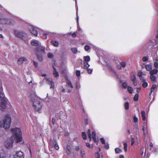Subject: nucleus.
<instances>
[{
    "instance_id": "c9c22d12",
    "label": "nucleus",
    "mask_w": 158,
    "mask_h": 158,
    "mask_svg": "<svg viewBox=\"0 0 158 158\" xmlns=\"http://www.w3.org/2000/svg\"><path fill=\"white\" fill-rule=\"evenodd\" d=\"M82 136L83 138L85 140L87 138V136L86 133L84 132H83L82 133Z\"/></svg>"
},
{
    "instance_id": "a211bd4d",
    "label": "nucleus",
    "mask_w": 158,
    "mask_h": 158,
    "mask_svg": "<svg viewBox=\"0 0 158 158\" xmlns=\"http://www.w3.org/2000/svg\"><path fill=\"white\" fill-rule=\"evenodd\" d=\"M155 41L156 43V44L153 46V47L154 48H156L158 46V27L157 31V34L155 40Z\"/></svg>"
},
{
    "instance_id": "052dcab7",
    "label": "nucleus",
    "mask_w": 158,
    "mask_h": 158,
    "mask_svg": "<svg viewBox=\"0 0 158 158\" xmlns=\"http://www.w3.org/2000/svg\"><path fill=\"white\" fill-rule=\"evenodd\" d=\"M81 153L82 156H83L85 155L84 151L82 149L81 150Z\"/></svg>"
},
{
    "instance_id": "b1692460",
    "label": "nucleus",
    "mask_w": 158,
    "mask_h": 158,
    "mask_svg": "<svg viewBox=\"0 0 158 158\" xmlns=\"http://www.w3.org/2000/svg\"><path fill=\"white\" fill-rule=\"evenodd\" d=\"M158 72V70L156 69H154L151 70L150 72V74L151 75H153L156 74Z\"/></svg>"
},
{
    "instance_id": "de8ad7c7",
    "label": "nucleus",
    "mask_w": 158,
    "mask_h": 158,
    "mask_svg": "<svg viewBox=\"0 0 158 158\" xmlns=\"http://www.w3.org/2000/svg\"><path fill=\"white\" fill-rule=\"evenodd\" d=\"M133 120L134 122L137 123L138 122V119L136 115H134L133 117Z\"/></svg>"
},
{
    "instance_id": "f03ea898",
    "label": "nucleus",
    "mask_w": 158,
    "mask_h": 158,
    "mask_svg": "<svg viewBox=\"0 0 158 158\" xmlns=\"http://www.w3.org/2000/svg\"><path fill=\"white\" fill-rule=\"evenodd\" d=\"M31 44L34 46H39L36 50V52L38 60L41 61L43 59L42 55L45 54V48L40 45V43L38 40H32L31 41Z\"/></svg>"
},
{
    "instance_id": "4c0bfd02",
    "label": "nucleus",
    "mask_w": 158,
    "mask_h": 158,
    "mask_svg": "<svg viewBox=\"0 0 158 158\" xmlns=\"http://www.w3.org/2000/svg\"><path fill=\"white\" fill-rule=\"evenodd\" d=\"M152 58L154 60L156 61H158V58H157V56L156 53L154 54V56H153Z\"/></svg>"
},
{
    "instance_id": "338daca9",
    "label": "nucleus",
    "mask_w": 158,
    "mask_h": 158,
    "mask_svg": "<svg viewBox=\"0 0 158 158\" xmlns=\"http://www.w3.org/2000/svg\"><path fill=\"white\" fill-rule=\"evenodd\" d=\"M34 65L35 67H36L37 66V62L34 61H33Z\"/></svg>"
},
{
    "instance_id": "6ab92c4d",
    "label": "nucleus",
    "mask_w": 158,
    "mask_h": 158,
    "mask_svg": "<svg viewBox=\"0 0 158 158\" xmlns=\"http://www.w3.org/2000/svg\"><path fill=\"white\" fill-rule=\"evenodd\" d=\"M27 60V59L25 57H21L18 60V63L21 64L24 61H26Z\"/></svg>"
},
{
    "instance_id": "473e14b6",
    "label": "nucleus",
    "mask_w": 158,
    "mask_h": 158,
    "mask_svg": "<svg viewBox=\"0 0 158 158\" xmlns=\"http://www.w3.org/2000/svg\"><path fill=\"white\" fill-rule=\"evenodd\" d=\"M145 68L147 71H151V70L152 69V66L151 65L147 64L145 66Z\"/></svg>"
},
{
    "instance_id": "ddd939ff",
    "label": "nucleus",
    "mask_w": 158,
    "mask_h": 158,
    "mask_svg": "<svg viewBox=\"0 0 158 158\" xmlns=\"http://www.w3.org/2000/svg\"><path fill=\"white\" fill-rule=\"evenodd\" d=\"M0 97L1 99V102L6 103L7 99L5 97V95L3 93H0Z\"/></svg>"
},
{
    "instance_id": "f8f14e48",
    "label": "nucleus",
    "mask_w": 158,
    "mask_h": 158,
    "mask_svg": "<svg viewBox=\"0 0 158 158\" xmlns=\"http://www.w3.org/2000/svg\"><path fill=\"white\" fill-rule=\"evenodd\" d=\"M131 80L133 82V85L134 86H136L137 85V82L136 76L135 75L134 73H132L131 74Z\"/></svg>"
},
{
    "instance_id": "412c9836",
    "label": "nucleus",
    "mask_w": 158,
    "mask_h": 158,
    "mask_svg": "<svg viewBox=\"0 0 158 158\" xmlns=\"http://www.w3.org/2000/svg\"><path fill=\"white\" fill-rule=\"evenodd\" d=\"M6 103L1 102L0 105V109L2 110H4L6 108Z\"/></svg>"
},
{
    "instance_id": "c85d7f7f",
    "label": "nucleus",
    "mask_w": 158,
    "mask_h": 158,
    "mask_svg": "<svg viewBox=\"0 0 158 158\" xmlns=\"http://www.w3.org/2000/svg\"><path fill=\"white\" fill-rule=\"evenodd\" d=\"M87 134L88 136V137L89 138V140L91 141L92 139V138L91 134V130L90 129L88 130L87 132Z\"/></svg>"
},
{
    "instance_id": "e2e57ef3",
    "label": "nucleus",
    "mask_w": 158,
    "mask_h": 158,
    "mask_svg": "<svg viewBox=\"0 0 158 158\" xmlns=\"http://www.w3.org/2000/svg\"><path fill=\"white\" fill-rule=\"evenodd\" d=\"M96 158H100V154L98 152L96 153Z\"/></svg>"
},
{
    "instance_id": "2f4dec72",
    "label": "nucleus",
    "mask_w": 158,
    "mask_h": 158,
    "mask_svg": "<svg viewBox=\"0 0 158 158\" xmlns=\"http://www.w3.org/2000/svg\"><path fill=\"white\" fill-rule=\"evenodd\" d=\"M89 67H88L87 68H84L85 69H87V71L88 73L89 74H91L92 73L93 71V69L92 68H89Z\"/></svg>"
},
{
    "instance_id": "ea45409f",
    "label": "nucleus",
    "mask_w": 158,
    "mask_h": 158,
    "mask_svg": "<svg viewBox=\"0 0 158 158\" xmlns=\"http://www.w3.org/2000/svg\"><path fill=\"white\" fill-rule=\"evenodd\" d=\"M115 153L117 154L121 152V150L120 148H117L115 149Z\"/></svg>"
},
{
    "instance_id": "49530a36",
    "label": "nucleus",
    "mask_w": 158,
    "mask_h": 158,
    "mask_svg": "<svg viewBox=\"0 0 158 158\" xmlns=\"http://www.w3.org/2000/svg\"><path fill=\"white\" fill-rule=\"evenodd\" d=\"M76 76L77 77H79L80 76V74H81L80 71L79 70H77L76 72Z\"/></svg>"
},
{
    "instance_id": "6e6d98bb",
    "label": "nucleus",
    "mask_w": 158,
    "mask_h": 158,
    "mask_svg": "<svg viewBox=\"0 0 158 158\" xmlns=\"http://www.w3.org/2000/svg\"><path fill=\"white\" fill-rule=\"evenodd\" d=\"M77 32H74L72 34V36L73 37L75 38L77 37Z\"/></svg>"
},
{
    "instance_id": "680f3d73",
    "label": "nucleus",
    "mask_w": 158,
    "mask_h": 158,
    "mask_svg": "<svg viewBox=\"0 0 158 158\" xmlns=\"http://www.w3.org/2000/svg\"><path fill=\"white\" fill-rule=\"evenodd\" d=\"M134 128H137L138 127V124L137 123H136L133 125Z\"/></svg>"
},
{
    "instance_id": "72a5a7b5",
    "label": "nucleus",
    "mask_w": 158,
    "mask_h": 158,
    "mask_svg": "<svg viewBox=\"0 0 158 158\" xmlns=\"http://www.w3.org/2000/svg\"><path fill=\"white\" fill-rule=\"evenodd\" d=\"M133 90V89L132 87L130 86L127 87V91L130 94H132Z\"/></svg>"
},
{
    "instance_id": "dca6fc26",
    "label": "nucleus",
    "mask_w": 158,
    "mask_h": 158,
    "mask_svg": "<svg viewBox=\"0 0 158 158\" xmlns=\"http://www.w3.org/2000/svg\"><path fill=\"white\" fill-rule=\"evenodd\" d=\"M48 33H47L45 31H42L40 33V35L43 38L46 39L47 38V35H48Z\"/></svg>"
},
{
    "instance_id": "423d86ee",
    "label": "nucleus",
    "mask_w": 158,
    "mask_h": 158,
    "mask_svg": "<svg viewBox=\"0 0 158 158\" xmlns=\"http://www.w3.org/2000/svg\"><path fill=\"white\" fill-rule=\"evenodd\" d=\"M148 127L147 122H144L143 123L142 131L143 132V137L144 139H145L148 135Z\"/></svg>"
},
{
    "instance_id": "603ef678",
    "label": "nucleus",
    "mask_w": 158,
    "mask_h": 158,
    "mask_svg": "<svg viewBox=\"0 0 158 158\" xmlns=\"http://www.w3.org/2000/svg\"><path fill=\"white\" fill-rule=\"evenodd\" d=\"M66 150L70 151L72 152V150L70 146L69 145H67L66 146Z\"/></svg>"
},
{
    "instance_id": "cd10ccee",
    "label": "nucleus",
    "mask_w": 158,
    "mask_h": 158,
    "mask_svg": "<svg viewBox=\"0 0 158 158\" xmlns=\"http://www.w3.org/2000/svg\"><path fill=\"white\" fill-rule=\"evenodd\" d=\"M72 52L74 54L77 53L78 52H80L79 51H78L76 48H71Z\"/></svg>"
},
{
    "instance_id": "bf43d9fd",
    "label": "nucleus",
    "mask_w": 158,
    "mask_h": 158,
    "mask_svg": "<svg viewBox=\"0 0 158 158\" xmlns=\"http://www.w3.org/2000/svg\"><path fill=\"white\" fill-rule=\"evenodd\" d=\"M148 50L150 52H151L152 50V45H149L148 48Z\"/></svg>"
},
{
    "instance_id": "20e7f679",
    "label": "nucleus",
    "mask_w": 158,
    "mask_h": 158,
    "mask_svg": "<svg viewBox=\"0 0 158 158\" xmlns=\"http://www.w3.org/2000/svg\"><path fill=\"white\" fill-rule=\"evenodd\" d=\"M40 99L37 97H35L33 101V107L36 111H38L42 107V105L40 101Z\"/></svg>"
},
{
    "instance_id": "79ce46f5",
    "label": "nucleus",
    "mask_w": 158,
    "mask_h": 158,
    "mask_svg": "<svg viewBox=\"0 0 158 158\" xmlns=\"http://www.w3.org/2000/svg\"><path fill=\"white\" fill-rule=\"evenodd\" d=\"M150 78L151 80L152 81H155L156 80V77L153 75H151Z\"/></svg>"
},
{
    "instance_id": "4be33fe9",
    "label": "nucleus",
    "mask_w": 158,
    "mask_h": 158,
    "mask_svg": "<svg viewBox=\"0 0 158 158\" xmlns=\"http://www.w3.org/2000/svg\"><path fill=\"white\" fill-rule=\"evenodd\" d=\"M150 90L153 92H156L157 90V86L156 85L153 84Z\"/></svg>"
},
{
    "instance_id": "393cba45",
    "label": "nucleus",
    "mask_w": 158,
    "mask_h": 158,
    "mask_svg": "<svg viewBox=\"0 0 158 158\" xmlns=\"http://www.w3.org/2000/svg\"><path fill=\"white\" fill-rule=\"evenodd\" d=\"M141 113L143 120V121L145 120L146 118L145 111L144 110H142L141 111Z\"/></svg>"
},
{
    "instance_id": "c03bdc74",
    "label": "nucleus",
    "mask_w": 158,
    "mask_h": 158,
    "mask_svg": "<svg viewBox=\"0 0 158 158\" xmlns=\"http://www.w3.org/2000/svg\"><path fill=\"white\" fill-rule=\"evenodd\" d=\"M50 85H51V87L50 88H53L54 89V84L53 82L51 80L50 81Z\"/></svg>"
},
{
    "instance_id": "f257e3e1",
    "label": "nucleus",
    "mask_w": 158,
    "mask_h": 158,
    "mask_svg": "<svg viewBox=\"0 0 158 158\" xmlns=\"http://www.w3.org/2000/svg\"><path fill=\"white\" fill-rule=\"evenodd\" d=\"M13 135L10 139H8L6 143V146L8 148H10L12 147L14 142L19 143L22 140V132L20 129L18 128H13L11 129Z\"/></svg>"
},
{
    "instance_id": "bb28decb",
    "label": "nucleus",
    "mask_w": 158,
    "mask_h": 158,
    "mask_svg": "<svg viewBox=\"0 0 158 158\" xmlns=\"http://www.w3.org/2000/svg\"><path fill=\"white\" fill-rule=\"evenodd\" d=\"M71 152V151H70L66 150V152L68 155L69 156H71L72 157H73L74 156V153H72Z\"/></svg>"
},
{
    "instance_id": "a878e982",
    "label": "nucleus",
    "mask_w": 158,
    "mask_h": 158,
    "mask_svg": "<svg viewBox=\"0 0 158 158\" xmlns=\"http://www.w3.org/2000/svg\"><path fill=\"white\" fill-rule=\"evenodd\" d=\"M51 43L55 47H57L59 44L58 42L56 40L51 41Z\"/></svg>"
},
{
    "instance_id": "9d476101",
    "label": "nucleus",
    "mask_w": 158,
    "mask_h": 158,
    "mask_svg": "<svg viewBox=\"0 0 158 158\" xmlns=\"http://www.w3.org/2000/svg\"><path fill=\"white\" fill-rule=\"evenodd\" d=\"M28 29L30 32L35 36L37 35L38 32L36 28L33 26H30L29 27Z\"/></svg>"
},
{
    "instance_id": "4d7b16f0",
    "label": "nucleus",
    "mask_w": 158,
    "mask_h": 158,
    "mask_svg": "<svg viewBox=\"0 0 158 158\" xmlns=\"http://www.w3.org/2000/svg\"><path fill=\"white\" fill-rule=\"evenodd\" d=\"M133 129H134V131L135 133V134H137V132L138 131V130H139L138 127H137V128H134Z\"/></svg>"
},
{
    "instance_id": "37998d69",
    "label": "nucleus",
    "mask_w": 158,
    "mask_h": 158,
    "mask_svg": "<svg viewBox=\"0 0 158 158\" xmlns=\"http://www.w3.org/2000/svg\"><path fill=\"white\" fill-rule=\"evenodd\" d=\"M90 48V47L89 45H85L84 47V49L86 51H88L89 50Z\"/></svg>"
},
{
    "instance_id": "39448f33",
    "label": "nucleus",
    "mask_w": 158,
    "mask_h": 158,
    "mask_svg": "<svg viewBox=\"0 0 158 158\" xmlns=\"http://www.w3.org/2000/svg\"><path fill=\"white\" fill-rule=\"evenodd\" d=\"M15 34L16 36L21 39L24 41H26L27 38V35L23 32L18 31H15Z\"/></svg>"
},
{
    "instance_id": "6e6552de",
    "label": "nucleus",
    "mask_w": 158,
    "mask_h": 158,
    "mask_svg": "<svg viewBox=\"0 0 158 158\" xmlns=\"http://www.w3.org/2000/svg\"><path fill=\"white\" fill-rule=\"evenodd\" d=\"M84 57L83 68H87L88 67L90 66V65L89 64L88 62L90 60V57L89 56H84Z\"/></svg>"
},
{
    "instance_id": "0e129e2a",
    "label": "nucleus",
    "mask_w": 158,
    "mask_h": 158,
    "mask_svg": "<svg viewBox=\"0 0 158 158\" xmlns=\"http://www.w3.org/2000/svg\"><path fill=\"white\" fill-rule=\"evenodd\" d=\"M76 88L77 89H78L80 88V85H78L77 83H76Z\"/></svg>"
},
{
    "instance_id": "13d9d810",
    "label": "nucleus",
    "mask_w": 158,
    "mask_h": 158,
    "mask_svg": "<svg viewBox=\"0 0 158 158\" xmlns=\"http://www.w3.org/2000/svg\"><path fill=\"white\" fill-rule=\"evenodd\" d=\"M84 123L85 125H88V119L87 118H85L84 120Z\"/></svg>"
},
{
    "instance_id": "5fc2aeb1",
    "label": "nucleus",
    "mask_w": 158,
    "mask_h": 158,
    "mask_svg": "<svg viewBox=\"0 0 158 158\" xmlns=\"http://www.w3.org/2000/svg\"><path fill=\"white\" fill-rule=\"evenodd\" d=\"M135 139L134 138L132 137L131 138V145H132L135 143Z\"/></svg>"
},
{
    "instance_id": "774afa93",
    "label": "nucleus",
    "mask_w": 158,
    "mask_h": 158,
    "mask_svg": "<svg viewBox=\"0 0 158 158\" xmlns=\"http://www.w3.org/2000/svg\"><path fill=\"white\" fill-rule=\"evenodd\" d=\"M140 80L141 81H142V82H144V81H145V80L144 78L143 77H140Z\"/></svg>"
},
{
    "instance_id": "5701e85b",
    "label": "nucleus",
    "mask_w": 158,
    "mask_h": 158,
    "mask_svg": "<svg viewBox=\"0 0 158 158\" xmlns=\"http://www.w3.org/2000/svg\"><path fill=\"white\" fill-rule=\"evenodd\" d=\"M8 19H0V23L2 24L8 23Z\"/></svg>"
},
{
    "instance_id": "9b49d317",
    "label": "nucleus",
    "mask_w": 158,
    "mask_h": 158,
    "mask_svg": "<svg viewBox=\"0 0 158 158\" xmlns=\"http://www.w3.org/2000/svg\"><path fill=\"white\" fill-rule=\"evenodd\" d=\"M13 156V158H24V153L21 151H19L14 155Z\"/></svg>"
},
{
    "instance_id": "2eb2a0df",
    "label": "nucleus",
    "mask_w": 158,
    "mask_h": 158,
    "mask_svg": "<svg viewBox=\"0 0 158 158\" xmlns=\"http://www.w3.org/2000/svg\"><path fill=\"white\" fill-rule=\"evenodd\" d=\"M120 65H118L116 66L117 69L119 70H121L122 68H125L126 66V63L125 62H122L120 63Z\"/></svg>"
},
{
    "instance_id": "7c9ffc66",
    "label": "nucleus",
    "mask_w": 158,
    "mask_h": 158,
    "mask_svg": "<svg viewBox=\"0 0 158 158\" xmlns=\"http://www.w3.org/2000/svg\"><path fill=\"white\" fill-rule=\"evenodd\" d=\"M92 138L94 140L96 141V134L95 131H93L92 133Z\"/></svg>"
},
{
    "instance_id": "58836bf2",
    "label": "nucleus",
    "mask_w": 158,
    "mask_h": 158,
    "mask_svg": "<svg viewBox=\"0 0 158 158\" xmlns=\"http://www.w3.org/2000/svg\"><path fill=\"white\" fill-rule=\"evenodd\" d=\"M124 150L125 152H126L127 150V144L126 143H123Z\"/></svg>"
},
{
    "instance_id": "f704fd0d",
    "label": "nucleus",
    "mask_w": 158,
    "mask_h": 158,
    "mask_svg": "<svg viewBox=\"0 0 158 158\" xmlns=\"http://www.w3.org/2000/svg\"><path fill=\"white\" fill-rule=\"evenodd\" d=\"M138 98H139V94H138V93H137V94H135V96L134 97L133 100H134V101H138Z\"/></svg>"
},
{
    "instance_id": "1a4fd4ad",
    "label": "nucleus",
    "mask_w": 158,
    "mask_h": 158,
    "mask_svg": "<svg viewBox=\"0 0 158 158\" xmlns=\"http://www.w3.org/2000/svg\"><path fill=\"white\" fill-rule=\"evenodd\" d=\"M50 147H53L56 150H58L59 149V146L55 139H53L52 141L50 139Z\"/></svg>"
},
{
    "instance_id": "a18cd8bd",
    "label": "nucleus",
    "mask_w": 158,
    "mask_h": 158,
    "mask_svg": "<svg viewBox=\"0 0 158 158\" xmlns=\"http://www.w3.org/2000/svg\"><path fill=\"white\" fill-rule=\"evenodd\" d=\"M148 58L147 56H144L143 57L142 59V60L143 62H146L148 60Z\"/></svg>"
},
{
    "instance_id": "c756f323",
    "label": "nucleus",
    "mask_w": 158,
    "mask_h": 158,
    "mask_svg": "<svg viewBox=\"0 0 158 158\" xmlns=\"http://www.w3.org/2000/svg\"><path fill=\"white\" fill-rule=\"evenodd\" d=\"M124 107L125 109L127 110H128L129 108V103L128 102H125L124 104Z\"/></svg>"
},
{
    "instance_id": "09e8293b",
    "label": "nucleus",
    "mask_w": 158,
    "mask_h": 158,
    "mask_svg": "<svg viewBox=\"0 0 158 158\" xmlns=\"http://www.w3.org/2000/svg\"><path fill=\"white\" fill-rule=\"evenodd\" d=\"M100 140L102 144H105V143H106L103 137L100 138Z\"/></svg>"
},
{
    "instance_id": "7ed1b4c3",
    "label": "nucleus",
    "mask_w": 158,
    "mask_h": 158,
    "mask_svg": "<svg viewBox=\"0 0 158 158\" xmlns=\"http://www.w3.org/2000/svg\"><path fill=\"white\" fill-rule=\"evenodd\" d=\"M11 122L10 116L9 115H6L3 120L0 123V127L5 129H8L10 127Z\"/></svg>"
},
{
    "instance_id": "8fccbe9b",
    "label": "nucleus",
    "mask_w": 158,
    "mask_h": 158,
    "mask_svg": "<svg viewBox=\"0 0 158 158\" xmlns=\"http://www.w3.org/2000/svg\"><path fill=\"white\" fill-rule=\"evenodd\" d=\"M154 66L156 69L158 68V61H156L154 63Z\"/></svg>"
},
{
    "instance_id": "0eeeda50",
    "label": "nucleus",
    "mask_w": 158,
    "mask_h": 158,
    "mask_svg": "<svg viewBox=\"0 0 158 158\" xmlns=\"http://www.w3.org/2000/svg\"><path fill=\"white\" fill-rule=\"evenodd\" d=\"M107 67L108 69L110 71V72L113 75L116 77L117 78H119V76L116 72L113 69L111 65L108 64H106Z\"/></svg>"
},
{
    "instance_id": "aec40b11",
    "label": "nucleus",
    "mask_w": 158,
    "mask_h": 158,
    "mask_svg": "<svg viewBox=\"0 0 158 158\" xmlns=\"http://www.w3.org/2000/svg\"><path fill=\"white\" fill-rule=\"evenodd\" d=\"M53 73L54 77H58L59 75V73L57 71L56 68L54 67V66H53Z\"/></svg>"
},
{
    "instance_id": "864d4df0",
    "label": "nucleus",
    "mask_w": 158,
    "mask_h": 158,
    "mask_svg": "<svg viewBox=\"0 0 158 158\" xmlns=\"http://www.w3.org/2000/svg\"><path fill=\"white\" fill-rule=\"evenodd\" d=\"M143 73L141 71H139L138 73V75L139 77H142Z\"/></svg>"
},
{
    "instance_id": "a19ab883",
    "label": "nucleus",
    "mask_w": 158,
    "mask_h": 158,
    "mask_svg": "<svg viewBox=\"0 0 158 158\" xmlns=\"http://www.w3.org/2000/svg\"><path fill=\"white\" fill-rule=\"evenodd\" d=\"M142 86L144 88H145L148 86V83L147 82L144 81L142 84Z\"/></svg>"
},
{
    "instance_id": "e433bc0d",
    "label": "nucleus",
    "mask_w": 158,
    "mask_h": 158,
    "mask_svg": "<svg viewBox=\"0 0 158 158\" xmlns=\"http://www.w3.org/2000/svg\"><path fill=\"white\" fill-rule=\"evenodd\" d=\"M122 86L124 89H126L127 88V84L126 82H123L122 84Z\"/></svg>"
},
{
    "instance_id": "3c124183",
    "label": "nucleus",
    "mask_w": 158,
    "mask_h": 158,
    "mask_svg": "<svg viewBox=\"0 0 158 158\" xmlns=\"http://www.w3.org/2000/svg\"><path fill=\"white\" fill-rule=\"evenodd\" d=\"M105 145H104V147L106 149H108L109 148V144L107 143H105V144H104Z\"/></svg>"
},
{
    "instance_id": "f3484780",
    "label": "nucleus",
    "mask_w": 158,
    "mask_h": 158,
    "mask_svg": "<svg viewBox=\"0 0 158 158\" xmlns=\"http://www.w3.org/2000/svg\"><path fill=\"white\" fill-rule=\"evenodd\" d=\"M66 84L68 87L70 88L71 89L73 88V86L72 84V82L68 78L66 79Z\"/></svg>"
},
{
    "instance_id": "4468645a",
    "label": "nucleus",
    "mask_w": 158,
    "mask_h": 158,
    "mask_svg": "<svg viewBox=\"0 0 158 158\" xmlns=\"http://www.w3.org/2000/svg\"><path fill=\"white\" fill-rule=\"evenodd\" d=\"M41 76L43 77H45V78L43 79V82H46L48 84H49V78L48 76H47L46 74L42 73Z\"/></svg>"
},
{
    "instance_id": "69168bd1",
    "label": "nucleus",
    "mask_w": 158,
    "mask_h": 158,
    "mask_svg": "<svg viewBox=\"0 0 158 158\" xmlns=\"http://www.w3.org/2000/svg\"><path fill=\"white\" fill-rule=\"evenodd\" d=\"M75 150L77 151H79V148L78 146H76V147L75 148Z\"/></svg>"
}]
</instances>
